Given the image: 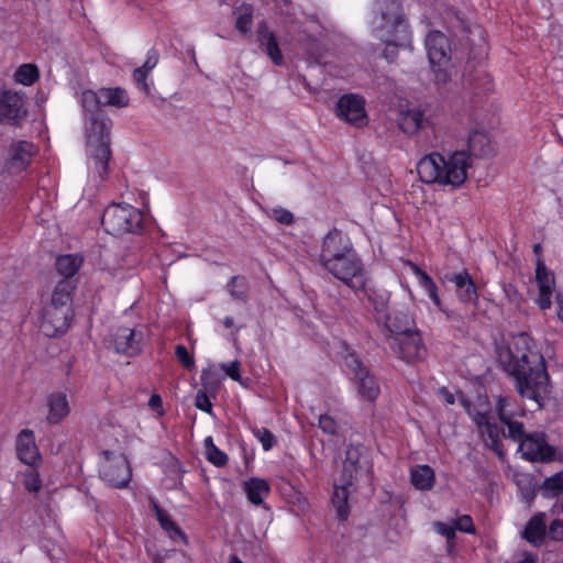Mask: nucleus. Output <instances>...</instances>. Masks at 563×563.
Here are the masks:
<instances>
[{"mask_svg": "<svg viewBox=\"0 0 563 563\" xmlns=\"http://www.w3.org/2000/svg\"><path fill=\"white\" fill-rule=\"evenodd\" d=\"M18 459L25 465L35 467L40 465L42 456L35 442L34 432L30 429L22 430L15 440Z\"/></svg>", "mask_w": 563, "mask_h": 563, "instance_id": "18", "label": "nucleus"}, {"mask_svg": "<svg viewBox=\"0 0 563 563\" xmlns=\"http://www.w3.org/2000/svg\"><path fill=\"white\" fill-rule=\"evenodd\" d=\"M549 534L553 540H563V521L553 520L549 527Z\"/></svg>", "mask_w": 563, "mask_h": 563, "instance_id": "59", "label": "nucleus"}, {"mask_svg": "<svg viewBox=\"0 0 563 563\" xmlns=\"http://www.w3.org/2000/svg\"><path fill=\"white\" fill-rule=\"evenodd\" d=\"M384 325L390 338H399L417 329L413 318L405 310L393 309L385 316Z\"/></svg>", "mask_w": 563, "mask_h": 563, "instance_id": "20", "label": "nucleus"}, {"mask_svg": "<svg viewBox=\"0 0 563 563\" xmlns=\"http://www.w3.org/2000/svg\"><path fill=\"white\" fill-rule=\"evenodd\" d=\"M452 523L455 528V532L461 531L464 533L474 534L476 531L473 523V519L468 515H463L457 517L456 519H453Z\"/></svg>", "mask_w": 563, "mask_h": 563, "instance_id": "45", "label": "nucleus"}, {"mask_svg": "<svg viewBox=\"0 0 563 563\" xmlns=\"http://www.w3.org/2000/svg\"><path fill=\"white\" fill-rule=\"evenodd\" d=\"M24 143H18L13 150L12 155L8 162V170L10 173H16L23 170L31 162L32 153L25 150L22 145ZM30 145L31 143H25Z\"/></svg>", "mask_w": 563, "mask_h": 563, "instance_id": "34", "label": "nucleus"}, {"mask_svg": "<svg viewBox=\"0 0 563 563\" xmlns=\"http://www.w3.org/2000/svg\"><path fill=\"white\" fill-rule=\"evenodd\" d=\"M448 279L455 285L457 297L462 302L475 303L477 301V287L467 271L454 274Z\"/></svg>", "mask_w": 563, "mask_h": 563, "instance_id": "23", "label": "nucleus"}, {"mask_svg": "<svg viewBox=\"0 0 563 563\" xmlns=\"http://www.w3.org/2000/svg\"><path fill=\"white\" fill-rule=\"evenodd\" d=\"M426 49L437 84H446L451 79V45L446 35L440 31H430L424 41Z\"/></svg>", "mask_w": 563, "mask_h": 563, "instance_id": "7", "label": "nucleus"}, {"mask_svg": "<svg viewBox=\"0 0 563 563\" xmlns=\"http://www.w3.org/2000/svg\"><path fill=\"white\" fill-rule=\"evenodd\" d=\"M203 445L208 462L218 467H222L228 463V455L214 444L212 437H207Z\"/></svg>", "mask_w": 563, "mask_h": 563, "instance_id": "36", "label": "nucleus"}, {"mask_svg": "<svg viewBox=\"0 0 563 563\" xmlns=\"http://www.w3.org/2000/svg\"><path fill=\"white\" fill-rule=\"evenodd\" d=\"M75 285L71 280H60L55 286L49 301L43 307L40 329L47 338L65 334L74 319L71 296Z\"/></svg>", "mask_w": 563, "mask_h": 563, "instance_id": "4", "label": "nucleus"}, {"mask_svg": "<svg viewBox=\"0 0 563 563\" xmlns=\"http://www.w3.org/2000/svg\"><path fill=\"white\" fill-rule=\"evenodd\" d=\"M466 80L475 95H487L494 89L493 78L483 65H479L474 73H470Z\"/></svg>", "mask_w": 563, "mask_h": 563, "instance_id": "29", "label": "nucleus"}, {"mask_svg": "<svg viewBox=\"0 0 563 563\" xmlns=\"http://www.w3.org/2000/svg\"><path fill=\"white\" fill-rule=\"evenodd\" d=\"M267 214L271 219L284 225H290L295 219L294 214L289 210L282 207L269 209Z\"/></svg>", "mask_w": 563, "mask_h": 563, "instance_id": "44", "label": "nucleus"}, {"mask_svg": "<svg viewBox=\"0 0 563 563\" xmlns=\"http://www.w3.org/2000/svg\"><path fill=\"white\" fill-rule=\"evenodd\" d=\"M195 406L207 413L212 412V404L209 396L205 391H198L195 399Z\"/></svg>", "mask_w": 563, "mask_h": 563, "instance_id": "53", "label": "nucleus"}, {"mask_svg": "<svg viewBox=\"0 0 563 563\" xmlns=\"http://www.w3.org/2000/svg\"><path fill=\"white\" fill-rule=\"evenodd\" d=\"M150 70L139 67L133 71V80L137 85V87L143 90L145 93L150 92V85L147 84Z\"/></svg>", "mask_w": 563, "mask_h": 563, "instance_id": "51", "label": "nucleus"}, {"mask_svg": "<svg viewBox=\"0 0 563 563\" xmlns=\"http://www.w3.org/2000/svg\"><path fill=\"white\" fill-rule=\"evenodd\" d=\"M536 279L538 289H554L555 279L554 275L547 268L542 261H538L536 268Z\"/></svg>", "mask_w": 563, "mask_h": 563, "instance_id": "39", "label": "nucleus"}, {"mask_svg": "<svg viewBox=\"0 0 563 563\" xmlns=\"http://www.w3.org/2000/svg\"><path fill=\"white\" fill-rule=\"evenodd\" d=\"M516 563H536L534 556L532 554H526L525 558Z\"/></svg>", "mask_w": 563, "mask_h": 563, "instance_id": "62", "label": "nucleus"}, {"mask_svg": "<svg viewBox=\"0 0 563 563\" xmlns=\"http://www.w3.org/2000/svg\"><path fill=\"white\" fill-rule=\"evenodd\" d=\"M407 265L410 267L411 272L418 279V284L423 290L427 292L430 300L433 305L440 310L444 311L442 300L439 296V288L434 280L429 276L426 272H423L417 264L411 261L407 262Z\"/></svg>", "mask_w": 563, "mask_h": 563, "instance_id": "24", "label": "nucleus"}, {"mask_svg": "<svg viewBox=\"0 0 563 563\" xmlns=\"http://www.w3.org/2000/svg\"><path fill=\"white\" fill-rule=\"evenodd\" d=\"M432 528L437 533L446 539L449 549H452L454 547V540L456 534L455 528L452 522L448 523L442 521H435L432 523Z\"/></svg>", "mask_w": 563, "mask_h": 563, "instance_id": "42", "label": "nucleus"}, {"mask_svg": "<svg viewBox=\"0 0 563 563\" xmlns=\"http://www.w3.org/2000/svg\"><path fill=\"white\" fill-rule=\"evenodd\" d=\"M101 478L113 488H124L131 481L132 472L129 461L123 456L107 457L100 468Z\"/></svg>", "mask_w": 563, "mask_h": 563, "instance_id": "13", "label": "nucleus"}, {"mask_svg": "<svg viewBox=\"0 0 563 563\" xmlns=\"http://www.w3.org/2000/svg\"><path fill=\"white\" fill-rule=\"evenodd\" d=\"M82 257L78 254H66L57 257L55 266L63 280H69L80 268Z\"/></svg>", "mask_w": 563, "mask_h": 563, "instance_id": "32", "label": "nucleus"}, {"mask_svg": "<svg viewBox=\"0 0 563 563\" xmlns=\"http://www.w3.org/2000/svg\"><path fill=\"white\" fill-rule=\"evenodd\" d=\"M112 342L118 353L133 357L142 351L143 333L128 327H119L112 333Z\"/></svg>", "mask_w": 563, "mask_h": 563, "instance_id": "16", "label": "nucleus"}, {"mask_svg": "<svg viewBox=\"0 0 563 563\" xmlns=\"http://www.w3.org/2000/svg\"><path fill=\"white\" fill-rule=\"evenodd\" d=\"M175 355L177 360L183 364L187 369H191L195 366V360L192 355L188 352L187 347L179 344L175 347Z\"/></svg>", "mask_w": 563, "mask_h": 563, "instance_id": "49", "label": "nucleus"}, {"mask_svg": "<svg viewBox=\"0 0 563 563\" xmlns=\"http://www.w3.org/2000/svg\"><path fill=\"white\" fill-rule=\"evenodd\" d=\"M46 405L48 407L46 419L51 424L62 422L70 412L68 397L63 391L49 394L46 399Z\"/></svg>", "mask_w": 563, "mask_h": 563, "instance_id": "22", "label": "nucleus"}, {"mask_svg": "<svg viewBox=\"0 0 563 563\" xmlns=\"http://www.w3.org/2000/svg\"><path fill=\"white\" fill-rule=\"evenodd\" d=\"M360 450L353 445L349 446L345 452V460L343 462L342 477L347 478V484H353L357 473V464L360 461Z\"/></svg>", "mask_w": 563, "mask_h": 563, "instance_id": "35", "label": "nucleus"}, {"mask_svg": "<svg viewBox=\"0 0 563 563\" xmlns=\"http://www.w3.org/2000/svg\"><path fill=\"white\" fill-rule=\"evenodd\" d=\"M23 486L30 493H38L42 488L40 474L34 470H27L23 473Z\"/></svg>", "mask_w": 563, "mask_h": 563, "instance_id": "43", "label": "nucleus"}, {"mask_svg": "<svg viewBox=\"0 0 563 563\" xmlns=\"http://www.w3.org/2000/svg\"><path fill=\"white\" fill-rule=\"evenodd\" d=\"M216 372L217 367L214 365H210L207 368L202 369L200 380L205 387L213 384L217 380Z\"/></svg>", "mask_w": 563, "mask_h": 563, "instance_id": "56", "label": "nucleus"}, {"mask_svg": "<svg viewBox=\"0 0 563 563\" xmlns=\"http://www.w3.org/2000/svg\"><path fill=\"white\" fill-rule=\"evenodd\" d=\"M389 346L391 351L407 364L422 362L428 354L419 330L399 338H393Z\"/></svg>", "mask_w": 563, "mask_h": 563, "instance_id": "9", "label": "nucleus"}, {"mask_svg": "<svg viewBox=\"0 0 563 563\" xmlns=\"http://www.w3.org/2000/svg\"><path fill=\"white\" fill-rule=\"evenodd\" d=\"M243 490L251 504L260 506L269 495L271 486L264 478L251 477L243 483Z\"/></svg>", "mask_w": 563, "mask_h": 563, "instance_id": "27", "label": "nucleus"}, {"mask_svg": "<svg viewBox=\"0 0 563 563\" xmlns=\"http://www.w3.org/2000/svg\"><path fill=\"white\" fill-rule=\"evenodd\" d=\"M519 452L525 460L531 462L550 461L554 450L547 443L545 435L540 432L527 434L519 443Z\"/></svg>", "mask_w": 563, "mask_h": 563, "instance_id": "15", "label": "nucleus"}, {"mask_svg": "<svg viewBox=\"0 0 563 563\" xmlns=\"http://www.w3.org/2000/svg\"><path fill=\"white\" fill-rule=\"evenodd\" d=\"M85 103L91 102L96 104L111 106L117 108H125L129 106L130 99L123 88H102L98 92L91 90L82 93Z\"/></svg>", "mask_w": 563, "mask_h": 563, "instance_id": "19", "label": "nucleus"}, {"mask_svg": "<svg viewBox=\"0 0 563 563\" xmlns=\"http://www.w3.org/2000/svg\"><path fill=\"white\" fill-rule=\"evenodd\" d=\"M372 31L374 36L385 44L383 57L389 63L397 59L399 48L412 49L411 31L402 7L395 0L377 2Z\"/></svg>", "mask_w": 563, "mask_h": 563, "instance_id": "2", "label": "nucleus"}, {"mask_svg": "<svg viewBox=\"0 0 563 563\" xmlns=\"http://www.w3.org/2000/svg\"><path fill=\"white\" fill-rule=\"evenodd\" d=\"M253 435L261 442L264 451H269L276 443V438L271 430L265 427H253Z\"/></svg>", "mask_w": 563, "mask_h": 563, "instance_id": "40", "label": "nucleus"}, {"mask_svg": "<svg viewBox=\"0 0 563 563\" xmlns=\"http://www.w3.org/2000/svg\"><path fill=\"white\" fill-rule=\"evenodd\" d=\"M256 38L261 48H264L267 43H271V38H276L274 32H272L265 21H262L257 25Z\"/></svg>", "mask_w": 563, "mask_h": 563, "instance_id": "47", "label": "nucleus"}, {"mask_svg": "<svg viewBox=\"0 0 563 563\" xmlns=\"http://www.w3.org/2000/svg\"><path fill=\"white\" fill-rule=\"evenodd\" d=\"M476 144L468 143L467 151H455L446 156L440 153L423 156L417 165L420 179L426 184L460 188L467 179V170L473 164L471 151L475 150Z\"/></svg>", "mask_w": 563, "mask_h": 563, "instance_id": "3", "label": "nucleus"}, {"mask_svg": "<svg viewBox=\"0 0 563 563\" xmlns=\"http://www.w3.org/2000/svg\"><path fill=\"white\" fill-rule=\"evenodd\" d=\"M501 423L507 427V433H504V435L515 442L520 443L521 439L527 435L522 422L517 421L515 418L503 421Z\"/></svg>", "mask_w": 563, "mask_h": 563, "instance_id": "41", "label": "nucleus"}, {"mask_svg": "<svg viewBox=\"0 0 563 563\" xmlns=\"http://www.w3.org/2000/svg\"><path fill=\"white\" fill-rule=\"evenodd\" d=\"M465 408L471 419L478 427L485 444L501 459L504 456V445L500 431L494 422L492 407L487 398L478 397L474 402H466Z\"/></svg>", "mask_w": 563, "mask_h": 563, "instance_id": "5", "label": "nucleus"}, {"mask_svg": "<svg viewBox=\"0 0 563 563\" xmlns=\"http://www.w3.org/2000/svg\"><path fill=\"white\" fill-rule=\"evenodd\" d=\"M410 481L419 490H430L435 481L434 471L429 465H417L411 468Z\"/></svg>", "mask_w": 563, "mask_h": 563, "instance_id": "31", "label": "nucleus"}, {"mask_svg": "<svg viewBox=\"0 0 563 563\" xmlns=\"http://www.w3.org/2000/svg\"><path fill=\"white\" fill-rule=\"evenodd\" d=\"M230 563H244L242 560H240L235 554L230 555L229 558Z\"/></svg>", "mask_w": 563, "mask_h": 563, "instance_id": "64", "label": "nucleus"}, {"mask_svg": "<svg viewBox=\"0 0 563 563\" xmlns=\"http://www.w3.org/2000/svg\"><path fill=\"white\" fill-rule=\"evenodd\" d=\"M254 8L250 3H242L233 10L235 18L234 29L241 34H249L253 24Z\"/></svg>", "mask_w": 563, "mask_h": 563, "instance_id": "33", "label": "nucleus"}, {"mask_svg": "<svg viewBox=\"0 0 563 563\" xmlns=\"http://www.w3.org/2000/svg\"><path fill=\"white\" fill-rule=\"evenodd\" d=\"M324 268L354 291L363 290L366 286L365 269L354 249L335 258L333 266Z\"/></svg>", "mask_w": 563, "mask_h": 563, "instance_id": "8", "label": "nucleus"}, {"mask_svg": "<svg viewBox=\"0 0 563 563\" xmlns=\"http://www.w3.org/2000/svg\"><path fill=\"white\" fill-rule=\"evenodd\" d=\"M344 366L354 376L358 395L364 400L374 401L379 395V386L376 378L369 374L360 358L351 353L345 357Z\"/></svg>", "mask_w": 563, "mask_h": 563, "instance_id": "10", "label": "nucleus"}, {"mask_svg": "<svg viewBox=\"0 0 563 563\" xmlns=\"http://www.w3.org/2000/svg\"><path fill=\"white\" fill-rule=\"evenodd\" d=\"M499 361L515 379L517 391L540 405L549 391V375L534 340L526 332L514 335L508 345L500 350Z\"/></svg>", "mask_w": 563, "mask_h": 563, "instance_id": "1", "label": "nucleus"}, {"mask_svg": "<svg viewBox=\"0 0 563 563\" xmlns=\"http://www.w3.org/2000/svg\"><path fill=\"white\" fill-rule=\"evenodd\" d=\"M158 59H159L158 51L156 48L152 47L151 49H148V52L146 54V60L143 64V66H141V67L151 71L157 65Z\"/></svg>", "mask_w": 563, "mask_h": 563, "instance_id": "58", "label": "nucleus"}, {"mask_svg": "<svg viewBox=\"0 0 563 563\" xmlns=\"http://www.w3.org/2000/svg\"><path fill=\"white\" fill-rule=\"evenodd\" d=\"M142 222V212L125 202L108 206L101 219L102 227L112 235L134 233L141 229Z\"/></svg>", "mask_w": 563, "mask_h": 563, "instance_id": "6", "label": "nucleus"}, {"mask_svg": "<svg viewBox=\"0 0 563 563\" xmlns=\"http://www.w3.org/2000/svg\"><path fill=\"white\" fill-rule=\"evenodd\" d=\"M221 368L233 380H240V378H241L240 363L238 361H233L230 364H221Z\"/></svg>", "mask_w": 563, "mask_h": 563, "instance_id": "57", "label": "nucleus"}, {"mask_svg": "<svg viewBox=\"0 0 563 563\" xmlns=\"http://www.w3.org/2000/svg\"><path fill=\"white\" fill-rule=\"evenodd\" d=\"M148 407L153 411L157 412L159 416H163L165 413V411L163 409V399L158 394H153L150 397Z\"/></svg>", "mask_w": 563, "mask_h": 563, "instance_id": "60", "label": "nucleus"}, {"mask_svg": "<svg viewBox=\"0 0 563 563\" xmlns=\"http://www.w3.org/2000/svg\"><path fill=\"white\" fill-rule=\"evenodd\" d=\"M424 123V112L419 108L408 109L399 118V128L409 135L422 129Z\"/></svg>", "mask_w": 563, "mask_h": 563, "instance_id": "30", "label": "nucleus"}, {"mask_svg": "<svg viewBox=\"0 0 563 563\" xmlns=\"http://www.w3.org/2000/svg\"><path fill=\"white\" fill-rule=\"evenodd\" d=\"M335 113L339 119L356 128L366 125L368 121L365 110V99L355 93L341 96L335 106Z\"/></svg>", "mask_w": 563, "mask_h": 563, "instance_id": "11", "label": "nucleus"}, {"mask_svg": "<svg viewBox=\"0 0 563 563\" xmlns=\"http://www.w3.org/2000/svg\"><path fill=\"white\" fill-rule=\"evenodd\" d=\"M544 488L551 492H563V472L555 473L544 481Z\"/></svg>", "mask_w": 563, "mask_h": 563, "instance_id": "52", "label": "nucleus"}, {"mask_svg": "<svg viewBox=\"0 0 563 563\" xmlns=\"http://www.w3.org/2000/svg\"><path fill=\"white\" fill-rule=\"evenodd\" d=\"M354 249L350 238L338 229H333L322 240L320 263L323 267L333 266L335 258Z\"/></svg>", "mask_w": 563, "mask_h": 563, "instance_id": "12", "label": "nucleus"}, {"mask_svg": "<svg viewBox=\"0 0 563 563\" xmlns=\"http://www.w3.org/2000/svg\"><path fill=\"white\" fill-rule=\"evenodd\" d=\"M38 77L40 71L37 66L34 64H23L14 74L15 81L24 86H32Z\"/></svg>", "mask_w": 563, "mask_h": 563, "instance_id": "37", "label": "nucleus"}, {"mask_svg": "<svg viewBox=\"0 0 563 563\" xmlns=\"http://www.w3.org/2000/svg\"><path fill=\"white\" fill-rule=\"evenodd\" d=\"M152 505L161 528L165 531L169 539L172 541L180 540L181 542L187 544V536L184 533L180 527L173 520L170 515L167 511L163 510L156 503L153 501Z\"/></svg>", "mask_w": 563, "mask_h": 563, "instance_id": "26", "label": "nucleus"}, {"mask_svg": "<svg viewBox=\"0 0 563 563\" xmlns=\"http://www.w3.org/2000/svg\"><path fill=\"white\" fill-rule=\"evenodd\" d=\"M24 101L20 93L0 88V124L18 125L26 114Z\"/></svg>", "mask_w": 563, "mask_h": 563, "instance_id": "14", "label": "nucleus"}, {"mask_svg": "<svg viewBox=\"0 0 563 563\" xmlns=\"http://www.w3.org/2000/svg\"><path fill=\"white\" fill-rule=\"evenodd\" d=\"M547 536L545 514L538 512L527 522L522 537L534 545L543 543Z\"/></svg>", "mask_w": 563, "mask_h": 563, "instance_id": "25", "label": "nucleus"}, {"mask_svg": "<svg viewBox=\"0 0 563 563\" xmlns=\"http://www.w3.org/2000/svg\"><path fill=\"white\" fill-rule=\"evenodd\" d=\"M240 278L238 276H233L228 283V290L231 297L235 300L245 301L246 292L244 286L239 285Z\"/></svg>", "mask_w": 563, "mask_h": 563, "instance_id": "48", "label": "nucleus"}, {"mask_svg": "<svg viewBox=\"0 0 563 563\" xmlns=\"http://www.w3.org/2000/svg\"><path fill=\"white\" fill-rule=\"evenodd\" d=\"M222 323H223V325H224L225 328H228V329H229V328H232V327L234 325V320H233V318H232V317H225V318L223 319Z\"/></svg>", "mask_w": 563, "mask_h": 563, "instance_id": "63", "label": "nucleus"}, {"mask_svg": "<svg viewBox=\"0 0 563 563\" xmlns=\"http://www.w3.org/2000/svg\"><path fill=\"white\" fill-rule=\"evenodd\" d=\"M319 428L327 434L334 435L338 432V423L334 418L329 415L319 417Z\"/></svg>", "mask_w": 563, "mask_h": 563, "instance_id": "50", "label": "nucleus"}, {"mask_svg": "<svg viewBox=\"0 0 563 563\" xmlns=\"http://www.w3.org/2000/svg\"><path fill=\"white\" fill-rule=\"evenodd\" d=\"M341 484L334 486L332 495V505L336 510V516L340 520L344 521L350 515L349 496L351 494V486L347 484V478L341 477Z\"/></svg>", "mask_w": 563, "mask_h": 563, "instance_id": "28", "label": "nucleus"}, {"mask_svg": "<svg viewBox=\"0 0 563 563\" xmlns=\"http://www.w3.org/2000/svg\"><path fill=\"white\" fill-rule=\"evenodd\" d=\"M441 393L444 396L446 404L453 405L455 402V397L450 391L442 389Z\"/></svg>", "mask_w": 563, "mask_h": 563, "instance_id": "61", "label": "nucleus"}, {"mask_svg": "<svg viewBox=\"0 0 563 563\" xmlns=\"http://www.w3.org/2000/svg\"><path fill=\"white\" fill-rule=\"evenodd\" d=\"M86 152L89 173L104 179L109 173L111 158L110 143H87Z\"/></svg>", "mask_w": 563, "mask_h": 563, "instance_id": "17", "label": "nucleus"}, {"mask_svg": "<svg viewBox=\"0 0 563 563\" xmlns=\"http://www.w3.org/2000/svg\"><path fill=\"white\" fill-rule=\"evenodd\" d=\"M504 292L508 301L512 305L518 306L522 300L521 295L519 294L517 288L511 284L504 285Z\"/></svg>", "mask_w": 563, "mask_h": 563, "instance_id": "55", "label": "nucleus"}, {"mask_svg": "<svg viewBox=\"0 0 563 563\" xmlns=\"http://www.w3.org/2000/svg\"><path fill=\"white\" fill-rule=\"evenodd\" d=\"M554 289H539L537 303L541 310H547L552 305V295Z\"/></svg>", "mask_w": 563, "mask_h": 563, "instance_id": "54", "label": "nucleus"}, {"mask_svg": "<svg viewBox=\"0 0 563 563\" xmlns=\"http://www.w3.org/2000/svg\"><path fill=\"white\" fill-rule=\"evenodd\" d=\"M112 121L102 113H91L85 121L86 141H109Z\"/></svg>", "mask_w": 563, "mask_h": 563, "instance_id": "21", "label": "nucleus"}, {"mask_svg": "<svg viewBox=\"0 0 563 563\" xmlns=\"http://www.w3.org/2000/svg\"><path fill=\"white\" fill-rule=\"evenodd\" d=\"M261 49L268 55L275 65L279 66L283 64V54L279 48L277 38H271V43H267V45Z\"/></svg>", "mask_w": 563, "mask_h": 563, "instance_id": "46", "label": "nucleus"}, {"mask_svg": "<svg viewBox=\"0 0 563 563\" xmlns=\"http://www.w3.org/2000/svg\"><path fill=\"white\" fill-rule=\"evenodd\" d=\"M496 411L500 422L508 421L518 415H522L521 410L517 409L509 398L498 396L496 401Z\"/></svg>", "mask_w": 563, "mask_h": 563, "instance_id": "38", "label": "nucleus"}]
</instances>
